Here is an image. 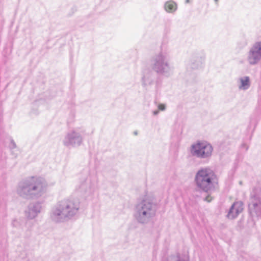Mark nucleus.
Masks as SVG:
<instances>
[{"mask_svg":"<svg viewBox=\"0 0 261 261\" xmlns=\"http://www.w3.org/2000/svg\"><path fill=\"white\" fill-rule=\"evenodd\" d=\"M196 182L198 187L205 191L212 190L218 185L216 175L209 169L199 171L196 176Z\"/></svg>","mask_w":261,"mask_h":261,"instance_id":"1","label":"nucleus"},{"mask_svg":"<svg viewBox=\"0 0 261 261\" xmlns=\"http://www.w3.org/2000/svg\"><path fill=\"white\" fill-rule=\"evenodd\" d=\"M213 151L212 146L205 141L197 142L192 146V152L198 157H207Z\"/></svg>","mask_w":261,"mask_h":261,"instance_id":"2","label":"nucleus"},{"mask_svg":"<svg viewBox=\"0 0 261 261\" xmlns=\"http://www.w3.org/2000/svg\"><path fill=\"white\" fill-rule=\"evenodd\" d=\"M260 58L261 42H256L253 45L249 52L248 61L250 64H253L258 62Z\"/></svg>","mask_w":261,"mask_h":261,"instance_id":"3","label":"nucleus"},{"mask_svg":"<svg viewBox=\"0 0 261 261\" xmlns=\"http://www.w3.org/2000/svg\"><path fill=\"white\" fill-rule=\"evenodd\" d=\"M243 210V204L241 201H237L232 205L227 216L230 219L236 218Z\"/></svg>","mask_w":261,"mask_h":261,"instance_id":"4","label":"nucleus"},{"mask_svg":"<svg viewBox=\"0 0 261 261\" xmlns=\"http://www.w3.org/2000/svg\"><path fill=\"white\" fill-rule=\"evenodd\" d=\"M164 8L167 12L172 13L177 9V5L173 1L167 2L165 4Z\"/></svg>","mask_w":261,"mask_h":261,"instance_id":"5","label":"nucleus"},{"mask_svg":"<svg viewBox=\"0 0 261 261\" xmlns=\"http://www.w3.org/2000/svg\"><path fill=\"white\" fill-rule=\"evenodd\" d=\"M30 186L32 188V190H35L39 188L40 189L42 188V184L41 181L38 179L33 178Z\"/></svg>","mask_w":261,"mask_h":261,"instance_id":"6","label":"nucleus"},{"mask_svg":"<svg viewBox=\"0 0 261 261\" xmlns=\"http://www.w3.org/2000/svg\"><path fill=\"white\" fill-rule=\"evenodd\" d=\"M241 85L240 87V88L246 89L249 86V79L248 77H244L241 79Z\"/></svg>","mask_w":261,"mask_h":261,"instance_id":"7","label":"nucleus"},{"mask_svg":"<svg viewBox=\"0 0 261 261\" xmlns=\"http://www.w3.org/2000/svg\"><path fill=\"white\" fill-rule=\"evenodd\" d=\"M151 204L149 202L144 201V203L143 204V206L142 208L143 209L150 210L151 208Z\"/></svg>","mask_w":261,"mask_h":261,"instance_id":"8","label":"nucleus"},{"mask_svg":"<svg viewBox=\"0 0 261 261\" xmlns=\"http://www.w3.org/2000/svg\"><path fill=\"white\" fill-rule=\"evenodd\" d=\"M159 109L161 110V111H163L164 109H165V106L163 104H161L160 105H159Z\"/></svg>","mask_w":261,"mask_h":261,"instance_id":"9","label":"nucleus"},{"mask_svg":"<svg viewBox=\"0 0 261 261\" xmlns=\"http://www.w3.org/2000/svg\"><path fill=\"white\" fill-rule=\"evenodd\" d=\"M212 197H210V196H207L206 198V200L208 202H210L211 200H212Z\"/></svg>","mask_w":261,"mask_h":261,"instance_id":"10","label":"nucleus"},{"mask_svg":"<svg viewBox=\"0 0 261 261\" xmlns=\"http://www.w3.org/2000/svg\"><path fill=\"white\" fill-rule=\"evenodd\" d=\"M252 205H253V206L254 207H255L256 206H257V204H256V203H252Z\"/></svg>","mask_w":261,"mask_h":261,"instance_id":"11","label":"nucleus"},{"mask_svg":"<svg viewBox=\"0 0 261 261\" xmlns=\"http://www.w3.org/2000/svg\"><path fill=\"white\" fill-rule=\"evenodd\" d=\"M143 215H146V211H143Z\"/></svg>","mask_w":261,"mask_h":261,"instance_id":"12","label":"nucleus"},{"mask_svg":"<svg viewBox=\"0 0 261 261\" xmlns=\"http://www.w3.org/2000/svg\"><path fill=\"white\" fill-rule=\"evenodd\" d=\"M189 2H190V0H186V2L187 3H189Z\"/></svg>","mask_w":261,"mask_h":261,"instance_id":"13","label":"nucleus"}]
</instances>
